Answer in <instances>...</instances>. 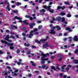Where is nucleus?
I'll use <instances>...</instances> for the list:
<instances>
[{
  "instance_id": "nucleus-16",
  "label": "nucleus",
  "mask_w": 78,
  "mask_h": 78,
  "mask_svg": "<svg viewBox=\"0 0 78 78\" xmlns=\"http://www.w3.org/2000/svg\"><path fill=\"white\" fill-rule=\"evenodd\" d=\"M56 28L57 29V31H59L61 30V28L58 25L56 26Z\"/></svg>"
},
{
  "instance_id": "nucleus-25",
  "label": "nucleus",
  "mask_w": 78,
  "mask_h": 78,
  "mask_svg": "<svg viewBox=\"0 0 78 78\" xmlns=\"http://www.w3.org/2000/svg\"><path fill=\"white\" fill-rule=\"evenodd\" d=\"M9 45V46H10V47L12 46H13L14 45V44L13 43H11L10 44H9V43H7V44Z\"/></svg>"
},
{
  "instance_id": "nucleus-31",
  "label": "nucleus",
  "mask_w": 78,
  "mask_h": 78,
  "mask_svg": "<svg viewBox=\"0 0 78 78\" xmlns=\"http://www.w3.org/2000/svg\"><path fill=\"white\" fill-rule=\"evenodd\" d=\"M74 64H78V60H74L73 61Z\"/></svg>"
},
{
  "instance_id": "nucleus-43",
  "label": "nucleus",
  "mask_w": 78,
  "mask_h": 78,
  "mask_svg": "<svg viewBox=\"0 0 78 78\" xmlns=\"http://www.w3.org/2000/svg\"><path fill=\"white\" fill-rule=\"evenodd\" d=\"M65 4H66V5H70V3H69V2H65Z\"/></svg>"
},
{
  "instance_id": "nucleus-55",
  "label": "nucleus",
  "mask_w": 78,
  "mask_h": 78,
  "mask_svg": "<svg viewBox=\"0 0 78 78\" xmlns=\"http://www.w3.org/2000/svg\"><path fill=\"white\" fill-rule=\"evenodd\" d=\"M67 40V38H65L63 39L64 41H66Z\"/></svg>"
},
{
  "instance_id": "nucleus-8",
  "label": "nucleus",
  "mask_w": 78,
  "mask_h": 78,
  "mask_svg": "<svg viewBox=\"0 0 78 78\" xmlns=\"http://www.w3.org/2000/svg\"><path fill=\"white\" fill-rule=\"evenodd\" d=\"M51 5H48V6H47V5H43V7L44 9H47V11H48V8H50V6Z\"/></svg>"
},
{
  "instance_id": "nucleus-26",
  "label": "nucleus",
  "mask_w": 78,
  "mask_h": 78,
  "mask_svg": "<svg viewBox=\"0 0 78 78\" xmlns=\"http://www.w3.org/2000/svg\"><path fill=\"white\" fill-rule=\"evenodd\" d=\"M35 42H36V43H37V44H40V43H41V42L42 41H39L38 40H36L35 41Z\"/></svg>"
},
{
  "instance_id": "nucleus-4",
  "label": "nucleus",
  "mask_w": 78,
  "mask_h": 78,
  "mask_svg": "<svg viewBox=\"0 0 78 78\" xmlns=\"http://www.w3.org/2000/svg\"><path fill=\"white\" fill-rule=\"evenodd\" d=\"M49 38V37L48 36H46L45 39H41L40 40L41 42H45V41H47V39Z\"/></svg>"
},
{
  "instance_id": "nucleus-57",
  "label": "nucleus",
  "mask_w": 78,
  "mask_h": 78,
  "mask_svg": "<svg viewBox=\"0 0 78 78\" xmlns=\"http://www.w3.org/2000/svg\"><path fill=\"white\" fill-rule=\"evenodd\" d=\"M32 65L34 67V66H36V64L34 63H33L32 64Z\"/></svg>"
},
{
  "instance_id": "nucleus-51",
  "label": "nucleus",
  "mask_w": 78,
  "mask_h": 78,
  "mask_svg": "<svg viewBox=\"0 0 78 78\" xmlns=\"http://www.w3.org/2000/svg\"><path fill=\"white\" fill-rule=\"evenodd\" d=\"M32 48H36V47L34 45H32Z\"/></svg>"
},
{
  "instance_id": "nucleus-63",
  "label": "nucleus",
  "mask_w": 78,
  "mask_h": 78,
  "mask_svg": "<svg viewBox=\"0 0 78 78\" xmlns=\"http://www.w3.org/2000/svg\"><path fill=\"white\" fill-rule=\"evenodd\" d=\"M37 22L38 23H41L42 22H41V21H37Z\"/></svg>"
},
{
  "instance_id": "nucleus-14",
  "label": "nucleus",
  "mask_w": 78,
  "mask_h": 78,
  "mask_svg": "<svg viewBox=\"0 0 78 78\" xmlns=\"http://www.w3.org/2000/svg\"><path fill=\"white\" fill-rule=\"evenodd\" d=\"M66 29L67 31H69V32H72L73 31V30L70 29V28L69 27H66Z\"/></svg>"
},
{
  "instance_id": "nucleus-58",
  "label": "nucleus",
  "mask_w": 78,
  "mask_h": 78,
  "mask_svg": "<svg viewBox=\"0 0 78 78\" xmlns=\"http://www.w3.org/2000/svg\"><path fill=\"white\" fill-rule=\"evenodd\" d=\"M17 64L18 65H20L21 64V63L20 62H17Z\"/></svg>"
},
{
  "instance_id": "nucleus-32",
  "label": "nucleus",
  "mask_w": 78,
  "mask_h": 78,
  "mask_svg": "<svg viewBox=\"0 0 78 78\" xmlns=\"http://www.w3.org/2000/svg\"><path fill=\"white\" fill-rule=\"evenodd\" d=\"M60 15L62 16H65V15H66V13L61 12Z\"/></svg>"
},
{
  "instance_id": "nucleus-64",
  "label": "nucleus",
  "mask_w": 78,
  "mask_h": 78,
  "mask_svg": "<svg viewBox=\"0 0 78 78\" xmlns=\"http://www.w3.org/2000/svg\"><path fill=\"white\" fill-rule=\"evenodd\" d=\"M18 71H19V70L18 69H16L15 70V73H17V72H18Z\"/></svg>"
},
{
  "instance_id": "nucleus-6",
  "label": "nucleus",
  "mask_w": 78,
  "mask_h": 78,
  "mask_svg": "<svg viewBox=\"0 0 78 78\" xmlns=\"http://www.w3.org/2000/svg\"><path fill=\"white\" fill-rule=\"evenodd\" d=\"M50 68L51 69H52L50 70L51 72H53V70H54L55 71H58V70L56 69V68H55L54 66H50Z\"/></svg>"
},
{
  "instance_id": "nucleus-13",
  "label": "nucleus",
  "mask_w": 78,
  "mask_h": 78,
  "mask_svg": "<svg viewBox=\"0 0 78 78\" xmlns=\"http://www.w3.org/2000/svg\"><path fill=\"white\" fill-rule=\"evenodd\" d=\"M48 47H49V46L48 45V43H46L45 44L43 45V48H47Z\"/></svg>"
},
{
  "instance_id": "nucleus-10",
  "label": "nucleus",
  "mask_w": 78,
  "mask_h": 78,
  "mask_svg": "<svg viewBox=\"0 0 78 78\" xmlns=\"http://www.w3.org/2000/svg\"><path fill=\"white\" fill-rule=\"evenodd\" d=\"M35 25L36 23H32L31 24H29L30 28H31V29L33 28V26H35Z\"/></svg>"
},
{
  "instance_id": "nucleus-35",
  "label": "nucleus",
  "mask_w": 78,
  "mask_h": 78,
  "mask_svg": "<svg viewBox=\"0 0 78 78\" xmlns=\"http://www.w3.org/2000/svg\"><path fill=\"white\" fill-rule=\"evenodd\" d=\"M42 28V25H39L38 26V29H39V30H41V28Z\"/></svg>"
},
{
  "instance_id": "nucleus-46",
  "label": "nucleus",
  "mask_w": 78,
  "mask_h": 78,
  "mask_svg": "<svg viewBox=\"0 0 78 78\" xmlns=\"http://www.w3.org/2000/svg\"><path fill=\"white\" fill-rule=\"evenodd\" d=\"M71 16V15L69 14H68L67 15V17H70Z\"/></svg>"
},
{
  "instance_id": "nucleus-53",
  "label": "nucleus",
  "mask_w": 78,
  "mask_h": 78,
  "mask_svg": "<svg viewBox=\"0 0 78 78\" xmlns=\"http://www.w3.org/2000/svg\"><path fill=\"white\" fill-rule=\"evenodd\" d=\"M50 58H51V59H54V58H55V57L53 56H51L50 57Z\"/></svg>"
},
{
  "instance_id": "nucleus-37",
  "label": "nucleus",
  "mask_w": 78,
  "mask_h": 78,
  "mask_svg": "<svg viewBox=\"0 0 78 78\" xmlns=\"http://www.w3.org/2000/svg\"><path fill=\"white\" fill-rule=\"evenodd\" d=\"M78 53V49H76L75 50L74 53L76 54V53Z\"/></svg>"
},
{
  "instance_id": "nucleus-59",
  "label": "nucleus",
  "mask_w": 78,
  "mask_h": 78,
  "mask_svg": "<svg viewBox=\"0 0 78 78\" xmlns=\"http://www.w3.org/2000/svg\"><path fill=\"white\" fill-rule=\"evenodd\" d=\"M52 20L53 21H55V20H56V19H55L54 17H53L52 18Z\"/></svg>"
},
{
  "instance_id": "nucleus-30",
  "label": "nucleus",
  "mask_w": 78,
  "mask_h": 78,
  "mask_svg": "<svg viewBox=\"0 0 78 78\" xmlns=\"http://www.w3.org/2000/svg\"><path fill=\"white\" fill-rule=\"evenodd\" d=\"M16 5L18 6H19V5H22V3L19 2H17L16 3Z\"/></svg>"
},
{
  "instance_id": "nucleus-3",
  "label": "nucleus",
  "mask_w": 78,
  "mask_h": 78,
  "mask_svg": "<svg viewBox=\"0 0 78 78\" xmlns=\"http://www.w3.org/2000/svg\"><path fill=\"white\" fill-rule=\"evenodd\" d=\"M33 31H31L30 32L29 35L28 34H27L26 35V37H28L29 36V38H31L33 36Z\"/></svg>"
},
{
  "instance_id": "nucleus-28",
  "label": "nucleus",
  "mask_w": 78,
  "mask_h": 78,
  "mask_svg": "<svg viewBox=\"0 0 78 78\" xmlns=\"http://www.w3.org/2000/svg\"><path fill=\"white\" fill-rule=\"evenodd\" d=\"M2 73H4V75H6V76L8 75V73L7 72H6V71H3L2 72Z\"/></svg>"
},
{
  "instance_id": "nucleus-2",
  "label": "nucleus",
  "mask_w": 78,
  "mask_h": 78,
  "mask_svg": "<svg viewBox=\"0 0 78 78\" xmlns=\"http://www.w3.org/2000/svg\"><path fill=\"white\" fill-rule=\"evenodd\" d=\"M55 28H56V26L52 27V29L51 30V32H50L51 34H56V32L55 31V30H54Z\"/></svg>"
},
{
  "instance_id": "nucleus-17",
  "label": "nucleus",
  "mask_w": 78,
  "mask_h": 78,
  "mask_svg": "<svg viewBox=\"0 0 78 78\" xmlns=\"http://www.w3.org/2000/svg\"><path fill=\"white\" fill-rule=\"evenodd\" d=\"M9 38H10V37H9V35H6V37L5 38V40L7 41L9 39Z\"/></svg>"
},
{
  "instance_id": "nucleus-61",
  "label": "nucleus",
  "mask_w": 78,
  "mask_h": 78,
  "mask_svg": "<svg viewBox=\"0 0 78 78\" xmlns=\"http://www.w3.org/2000/svg\"><path fill=\"white\" fill-rule=\"evenodd\" d=\"M12 8H16V5H12Z\"/></svg>"
},
{
  "instance_id": "nucleus-49",
  "label": "nucleus",
  "mask_w": 78,
  "mask_h": 78,
  "mask_svg": "<svg viewBox=\"0 0 78 78\" xmlns=\"http://www.w3.org/2000/svg\"><path fill=\"white\" fill-rule=\"evenodd\" d=\"M69 69H70V68H69V67H66V70H67V71H68V70Z\"/></svg>"
},
{
  "instance_id": "nucleus-50",
  "label": "nucleus",
  "mask_w": 78,
  "mask_h": 78,
  "mask_svg": "<svg viewBox=\"0 0 78 78\" xmlns=\"http://www.w3.org/2000/svg\"><path fill=\"white\" fill-rule=\"evenodd\" d=\"M29 19H30V20H33V18L31 17V16H30V18H29Z\"/></svg>"
},
{
  "instance_id": "nucleus-38",
  "label": "nucleus",
  "mask_w": 78,
  "mask_h": 78,
  "mask_svg": "<svg viewBox=\"0 0 78 78\" xmlns=\"http://www.w3.org/2000/svg\"><path fill=\"white\" fill-rule=\"evenodd\" d=\"M65 8H66V7L64 6H61V9H62V10H64Z\"/></svg>"
},
{
  "instance_id": "nucleus-40",
  "label": "nucleus",
  "mask_w": 78,
  "mask_h": 78,
  "mask_svg": "<svg viewBox=\"0 0 78 78\" xmlns=\"http://www.w3.org/2000/svg\"><path fill=\"white\" fill-rule=\"evenodd\" d=\"M14 47L13 46H10V50H14Z\"/></svg>"
},
{
  "instance_id": "nucleus-52",
  "label": "nucleus",
  "mask_w": 78,
  "mask_h": 78,
  "mask_svg": "<svg viewBox=\"0 0 78 78\" xmlns=\"http://www.w3.org/2000/svg\"><path fill=\"white\" fill-rule=\"evenodd\" d=\"M22 35L23 36H26V34L23 33H22Z\"/></svg>"
},
{
  "instance_id": "nucleus-56",
  "label": "nucleus",
  "mask_w": 78,
  "mask_h": 78,
  "mask_svg": "<svg viewBox=\"0 0 78 78\" xmlns=\"http://www.w3.org/2000/svg\"><path fill=\"white\" fill-rule=\"evenodd\" d=\"M3 53V52L2 51L0 50V55H2Z\"/></svg>"
},
{
  "instance_id": "nucleus-48",
  "label": "nucleus",
  "mask_w": 78,
  "mask_h": 78,
  "mask_svg": "<svg viewBox=\"0 0 78 78\" xmlns=\"http://www.w3.org/2000/svg\"><path fill=\"white\" fill-rule=\"evenodd\" d=\"M35 72L36 73H40V72L39 71H35Z\"/></svg>"
},
{
  "instance_id": "nucleus-27",
  "label": "nucleus",
  "mask_w": 78,
  "mask_h": 78,
  "mask_svg": "<svg viewBox=\"0 0 78 78\" xmlns=\"http://www.w3.org/2000/svg\"><path fill=\"white\" fill-rule=\"evenodd\" d=\"M61 20L62 22H64L65 21V18H64V17L61 18Z\"/></svg>"
},
{
  "instance_id": "nucleus-1",
  "label": "nucleus",
  "mask_w": 78,
  "mask_h": 78,
  "mask_svg": "<svg viewBox=\"0 0 78 78\" xmlns=\"http://www.w3.org/2000/svg\"><path fill=\"white\" fill-rule=\"evenodd\" d=\"M41 59H42V61H41L40 62L41 64H45V61H48V60L49 59L48 58H45L43 57H42Z\"/></svg>"
},
{
  "instance_id": "nucleus-33",
  "label": "nucleus",
  "mask_w": 78,
  "mask_h": 78,
  "mask_svg": "<svg viewBox=\"0 0 78 78\" xmlns=\"http://www.w3.org/2000/svg\"><path fill=\"white\" fill-rule=\"evenodd\" d=\"M10 38H12V39H15V37L12 35L10 36Z\"/></svg>"
},
{
  "instance_id": "nucleus-21",
  "label": "nucleus",
  "mask_w": 78,
  "mask_h": 78,
  "mask_svg": "<svg viewBox=\"0 0 78 78\" xmlns=\"http://www.w3.org/2000/svg\"><path fill=\"white\" fill-rule=\"evenodd\" d=\"M59 66H60L59 65V64H57V67H56V69L57 70H61V69H60V68H59V67H59Z\"/></svg>"
},
{
  "instance_id": "nucleus-47",
  "label": "nucleus",
  "mask_w": 78,
  "mask_h": 78,
  "mask_svg": "<svg viewBox=\"0 0 78 78\" xmlns=\"http://www.w3.org/2000/svg\"><path fill=\"white\" fill-rule=\"evenodd\" d=\"M58 58H61L62 56V55L60 54H59L58 55Z\"/></svg>"
},
{
  "instance_id": "nucleus-20",
  "label": "nucleus",
  "mask_w": 78,
  "mask_h": 78,
  "mask_svg": "<svg viewBox=\"0 0 78 78\" xmlns=\"http://www.w3.org/2000/svg\"><path fill=\"white\" fill-rule=\"evenodd\" d=\"M27 20H25L23 21V24H25L26 25H28V23H27Z\"/></svg>"
},
{
  "instance_id": "nucleus-11",
  "label": "nucleus",
  "mask_w": 78,
  "mask_h": 78,
  "mask_svg": "<svg viewBox=\"0 0 78 78\" xmlns=\"http://www.w3.org/2000/svg\"><path fill=\"white\" fill-rule=\"evenodd\" d=\"M14 28L15 29H17V28H18V27H17V26H16L14 25H12L11 26L10 29H11V30H14Z\"/></svg>"
},
{
  "instance_id": "nucleus-45",
  "label": "nucleus",
  "mask_w": 78,
  "mask_h": 78,
  "mask_svg": "<svg viewBox=\"0 0 78 78\" xmlns=\"http://www.w3.org/2000/svg\"><path fill=\"white\" fill-rule=\"evenodd\" d=\"M27 55H30V54H31V51L29 50V51L27 52Z\"/></svg>"
},
{
  "instance_id": "nucleus-19",
  "label": "nucleus",
  "mask_w": 78,
  "mask_h": 78,
  "mask_svg": "<svg viewBox=\"0 0 78 78\" xmlns=\"http://www.w3.org/2000/svg\"><path fill=\"white\" fill-rule=\"evenodd\" d=\"M15 20L17 19V20H22L21 18L18 17L17 16H15L14 18Z\"/></svg>"
},
{
  "instance_id": "nucleus-24",
  "label": "nucleus",
  "mask_w": 78,
  "mask_h": 78,
  "mask_svg": "<svg viewBox=\"0 0 78 78\" xmlns=\"http://www.w3.org/2000/svg\"><path fill=\"white\" fill-rule=\"evenodd\" d=\"M6 9H7V10L9 11L10 10H11V8L9 7V5H7V7L6 8Z\"/></svg>"
},
{
  "instance_id": "nucleus-62",
  "label": "nucleus",
  "mask_w": 78,
  "mask_h": 78,
  "mask_svg": "<svg viewBox=\"0 0 78 78\" xmlns=\"http://www.w3.org/2000/svg\"><path fill=\"white\" fill-rule=\"evenodd\" d=\"M33 19L34 20H36V19H37V18L36 16L33 17Z\"/></svg>"
},
{
  "instance_id": "nucleus-9",
  "label": "nucleus",
  "mask_w": 78,
  "mask_h": 78,
  "mask_svg": "<svg viewBox=\"0 0 78 78\" xmlns=\"http://www.w3.org/2000/svg\"><path fill=\"white\" fill-rule=\"evenodd\" d=\"M51 5L49 8H48V11H49L51 13H53L54 12V10L51 9Z\"/></svg>"
},
{
  "instance_id": "nucleus-12",
  "label": "nucleus",
  "mask_w": 78,
  "mask_h": 78,
  "mask_svg": "<svg viewBox=\"0 0 78 78\" xmlns=\"http://www.w3.org/2000/svg\"><path fill=\"white\" fill-rule=\"evenodd\" d=\"M78 37L77 36H75L73 39V41H78Z\"/></svg>"
},
{
  "instance_id": "nucleus-42",
  "label": "nucleus",
  "mask_w": 78,
  "mask_h": 78,
  "mask_svg": "<svg viewBox=\"0 0 78 78\" xmlns=\"http://www.w3.org/2000/svg\"><path fill=\"white\" fill-rule=\"evenodd\" d=\"M31 31H33V32H34V31H38V29H37L36 28H35L34 29V30Z\"/></svg>"
},
{
  "instance_id": "nucleus-7",
  "label": "nucleus",
  "mask_w": 78,
  "mask_h": 78,
  "mask_svg": "<svg viewBox=\"0 0 78 78\" xmlns=\"http://www.w3.org/2000/svg\"><path fill=\"white\" fill-rule=\"evenodd\" d=\"M66 66V65H64L63 66H62L61 67L62 70H61V72H65V71H64V67H65Z\"/></svg>"
},
{
  "instance_id": "nucleus-22",
  "label": "nucleus",
  "mask_w": 78,
  "mask_h": 78,
  "mask_svg": "<svg viewBox=\"0 0 78 78\" xmlns=\"http://www.w3.org/2000/svg\"><path fill=\"white\" fill-rule=\"evenodd\" d=\"M24 45L26 46V47H30V44L29 43H27H27H24Z\"/></svg>"
},
{
  "instance_id": "nucleus-18",
  "label": "nucleus",
  "mask_w": 78,
  "mask_h": 78,
  "mask_svg": "<svg viewBox=\"0 0 78 78\" xmlns=\"http://www.w3.org/2000/svg\"><path fill=\"white\" fill-rule=\"evenodd\" d=\"M1 42L2 44H8V42L5 40H1Z\"/></svg>"
},
{
  "instance_id": "nucleus-41",
  "label": "nucleus",
  "mask_w": 78,
  "mask_h": 78,
  "mask_svg": "<svg viewBox=\"0 0 78 78\" xmlns=\"http://www.w3.org/2000/svg\"><path fill=\"white\" fill-rule=\"evenodd\" d=\"M45 67H46V65H43L41 66L42 69H44V68H45Z\"/></svg>"
},
{
  "instance_id": "nucleus-36",
  "label": "nucleus",
  "mask_w": 78,
  "mask_h": 78,
  "mask_svg": "<svg viewBox=\"0 0 78 78\" xmlns=\"http://www.w3.org/2000/svg\"><path fill=\"white\" fill-rule=\"evenodd\" d=\"M30 16L29 15H26L25 16V17L26 18H27L28 19H30Z\"/></svg>"
},
{
  "instance_id": "nucleus-29",
  "label": "nucleus",
  "mask_w": 78,
  "mask_h": 78,
  "mask_svg": "<svg viewBox=\"0 0 78 78\" xmlns=\"http://www.w3.org/2000/svg\"><path fill=\"white\" fill-rule=\"evenodd\" d=\"M20 49H18L16 50V53L18 54H19V53H20Z\"/></svg>"
},
{
  "instance_id": "nucleus-5",
  "label": "nucleus",
  "mask_w": 78,
  "mask_h": 78,
  "mask_svg": "<svg viewBox=\"0 0 78 78\" xmlns=\"http://www.w3.org/2000/svg\"><path fill=\"white\" fill-rule=\"evenodd\" d=\"M41 55L42 56L43 58H45V57H47V56H49V54L48 53H47V54H44V53H42L41 54Z\"/></svg>"
},
{
  "instance_id": "nucleus-54",
  "label": "nucleus",
  "mask_w": 78,
  "mask_h": 78,
  "mask_svg": "<svg viewBox=\"0 0 78 78\" xmlns=\"http://www.w3.org/2000/svg\"><path fill=\"white\" fill-rule=\"evenodd\" d=\"M62 58H60L58 59V61H62Z\"/></svg>"
},
{
  "instance_id": "nucleus-39",
  "label": "nucleus",
  "mask_w": 78,
  "mask_h": 78,
  "mask_svg": "<svg viewBox=\"0 0 78 78\" xmlns=\"http://www.w3.org/2000/svg\"><path fill=\"white\" fill-rule=\"evenodd\" d=\"M68 39H69V42H71L72 41V39L71 37H69Z\"/></svg>"
},
{
  "instance_id": "nucleus-60",
  "label": "nucleus",
  "mask_w": 78,
  "mask_h": 78,
  "mask_svg": "<svg viewBox=\"0 0 78 78\" xmlns=\"http://www.w3.org/2000/svg\"><path fill=\"white\" fill-rule=\"evenodd\" d=\"M9 32L10 31L8 30H6L5 31L6 33H9Z\"/></svg>"
},
{
  "instance_id": "nucleus-15",
  "label": "nucleus",
  "mask_w": 78,
  "mask_h": 78,
  "mask_svg": "<svg viewBox=\"0 0 78 78\" xmlns=\"http://www.w3.org/2000/svg\"><path fill=\"white\" fill-rule=\"evenodd\" d=\"M56 20L57 21H61V17L58 16L56 18Z\"/></svg>"
},
{
  "instance_id": "nucleus-23",
  "label": "nucleus",
  "mask_w": 78,
  "mask_h": 78,
  "mask_svg": "<svg viewBox=\"0 0 78 78\" xmlns=\"http://www.w3.org/2000/svg\"><path fill=\"white\" fill-rule=\"evenodd\" d=\"M39 11L40 12H45L46 11V10H45L44 9H42L41 10H40Z\"/></svg>"
},
{
  "instance_id": "nucleus-34",
  "label": "nucleus",
  "mask_w": 78,
  "mask_h": 78,
  "mask_svg": "<svg viewBox=\"0 0 78 78\" xmlns=\"http://www.w3.org/2000/svg\"><path fill=\"white\" fill-rule=\"evenodd\" d=\"M14 13H18V10H14L13 11Z\"/></svg>"
},
{
  "instance_id": "nucleus-44",
  "label": "nucleus",
  "mask_w": 78,
  "mask_h": 78,
  "mask_svg": "<svg viewBox=\"0 0 78 78\" xmlns=\"http://www.w3.org/2000/svg\"><path fill=\"white\" fill-rule=\"evenodd\" d=\"M57 9L58 10H59L60 9H61V6H58L57 8Z\"/></svg>"
}]
</instances>
